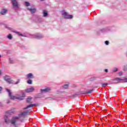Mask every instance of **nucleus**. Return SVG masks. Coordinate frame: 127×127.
<instances>
[{
	"instance_id": "26",
	"label": "nucleus",
	"mask_w": 127,
	"mask_h": 127,
	"mask_svg": "<svg viewBox=\"0 0 127 127\" xmlns=\"http://www.w3.org/2000/svg\"><path fill=\"white\" fill-rule=\"evenodd\" d=\"M117 71H118V68H115V69H114V71H115V72H117Z\"/></svg>"
},
{
	"instance_id": "32",
	"label": "nucleus",
	"mask_w": 127,
	"mask_h": 127,
	"mask_svg": "<svg viewBox=\"0 0 127 127\" xmlns=\"http://www.w3.org/2000/svg\"><path fill=\"white\" fill-rule=\"evenodd\" d=\"M1 75V71L0 70V76Z\"/></svg>"
},
{
	"instance_id": "12",
	"label": "nucleus",
	"mask_w": 127,
	"mask_h": 127,
	"mask_svg": "<svg viewBox=\"0 0 127 127\" xmlns=\"http://www.w3.org/2000/svg\"><path fill=\"white\" fill-rule=\"evenodd\" d=\"M43 15L45 17L46 16H47V15H48V13H47V11L46 10H44L43 12Z\"/></svg>"
},
{
	"instance_id": "25",
	"label": "nucleus",
	"mask_w": 127,
	"mask_h": 127,
	"mask_svg": "<svg viewBox=\"0 0 127 127\" xmlns=\"http://www.w3.org/2000/svg\"><path fill=\"white\" fill-rule=\"evenodd\" d=\"M122 75H123V73L122 72L119 73V76H122Z\"/></svg>"
},
{
	"instance_id": "11",
	"label": "nucleus",
	"mask_w": 127,
	"mask_h": 127,
	"mask_svg": "<svg viewBox=\"0 0 127 127\" xmlns=\"http://www.w3.org/2000/svg\"><path fill=\"white\" fill-rule=\"evenodd\" d=\"M28 9L31 11V13H34L36 11V8H28Z\"/></svg>"
},
{
	"instance_id": "3",
	"label": "nucleus",
	"mask_w": 127,
	"mask_h": 127,
	"mask_svg": "<svg viewBox=\"0 0 127 127\" xmlns=\"http://www.w3.org/2000/svg\"><path fill=\"white\" fill-rule=\"evenodd\" d=\"M63 16L64 18L71 19L73 18V15H69L67 12L63 11L62 13Z\"/></svg>"
},
{
	"instance_id": "7",
	"label": "nucleus",
	"mask_w": 127,
	"mask_h": 127,
	"mask_svg": "<svg viewBox=\"0 0 127 127\" xmlns=\"http://www.w3.org/2000/svg\"><path fill=\"white\" fill-rule=\"evenodd\" d=\"M33 91H34V88L32 87L25 89L26 93H31V92H33Z\"/></svg>"
},
{
	"instance_id": "19",
	"label": "nucleus",
	"mask_w": 127,
	"mask_h": 127,
	"mask_svg": "<svg viewBox=\"0 0 127 127\" xmlns=\"http://www.w3.org/2000/svg\"><path fill=\"white\" fill-rule=\"evenodd\" d=\"M102 87H106V86H108V83H102Z\"/></svg>"
},
{
	"instance_id": "22",
	"label": "nucleus",
	"mask_w": 127,
	"mask_h": 127,
	"mask_svg": "<svg viewBox=\"0 0 127 127\" xmlns=\"http://www.w3.org/2000/svg\"><path fill=\"white\" fill-rule=\"evenodd\" d=\"M20 82V79H17V81L15 83V85H17Z\"/></svg>"
},
{
	"instance_id": "24",
	"label": "nucleus",
	"mask_w": 127,
	"mask_h": 127,
	"mask_svg": "<svg viewBox=\"0 0 127 127\" xmlns=\"http://www.w3.org/2000/svg\"><path fill=\"white\" fill-rule=\"evenodd\" d=\"M105 44L106 45H109V41H105Z\"/></svg>"
},
{
	"instance_id": "35",
	"label": "nucleus",
	"mask_w": 127,
	"mask_h": 127,
	"mask_svg": "<svg viewBox=\"0 0 127 127\" xmlns=\"http://www.w3.org/2000/svg\"><path fill=\"white\" fill-rule=\"evenodd\" d=\"M113 96H115L114 95H113Z\"/></svg>"
},
{
	"instance_id": "5",
	"label": "nucleus",
	"mask_w": 127,
	"mask_h": 127,
	"mask_svg": "<svg viewBox=\"0 0 127 127\" xmlns=\"http://www.w3.org/2000/svg\"><path fill=\"white\" fill-rule=\"evenodd\" d=\"M35 106H39V104H31L28 106H27L26 108H24L22 109L23 110H26V109H29V108H32V107H35Z\"/></svg>"
},
{
	"instance_id": "14",
	"label": "nucleus",
	"mask_w": 127,
	"mask_h": 127,
	"mask_svg": "<svg viewBox=\"0 0 127 127\" xmlns=\"http://www.w3.org/2000/svg\"><path fill=\"white\" fill-rule=\"evenodd\" d=\"M114 80H115V81H124V79H121V78H120L119 77H117V78H115L114 79Z\"/></svg>"
},
{
	"instance_id": "34",
	"label": "nucleus",
	"mask_w": 127,
	"mask_h": 127,
	"mask_svg": "<svg viewBox=\"0 0 127 127\" xmlns=\"http://www.w3.org/2000/svg\"><path fill=\"white\" fill-rule=\"evenodd\" d=\"M0 57H1V56H0Z\"/></svg>"
},
{
	"instance_id": "29",
	"label": "nucleus",
	"mask_w": 127,
	"mask_h": 127,
	"mask_svg": "<svg viewBox=\"0 0 127 127\" xmlns=\"http://www.w3.org/2000/svg\"><path fill=\"white\" fill-rule=\"evenodd\" d=\"M2 90V88L1 87H0V92Z\"/></svg>"
},
{
	"instance_id": "1",
	"label": "nucleus",
	"mask_w": 127,
	"mask_h": 127,
	"mask_svg": "<svg viewBox=\"0 0 127 127\" xmlns=\"http://www.w3.org/2000/svg\"><path fill=\"white\" fill-rule=\"evenodd\" d=\"M28 114H29V112L28 111L24 112L21 113L18 117H13L12 118V120H10L8 117H7V115H5L4 116V120L6 124H8L10 123V124H11V125H13V126H14V127H18V124L16 123V120H18V119H19L20 117L26 116V115H28Z\"/></svg>"
},
{
	"instance_id": "20",
	"label": "nucleus",
	"mask_w": 127,
	"mask_h": 127,
	"mask_svg": "<svg viewBox=\"0 0 127 127\" xmlns=\"http://www.w3.org/2000/svg\"><path fill=\"white\" fill-rule=\"evenodd\" d=\"M43 36L42 35H40V36H37L36 37V38L38 39H40V38H42Z\"/></svg>"
},
{
	"instance_id": "28",
	"label": "nucleus",
	"mask_w": 127,
	"mask_h": 127,
	"mask_svg": "<svg viewBox=\"0 0 127 127\" xmlns=\"http://www.w3.org/2000/svg\"><path fill=\"white\" fill-rule=\"evenodd\" d=\"M105 71L106 72H108V69H105Z\"/></svg>"
},
{
	"instance_id": "18",
	"label": "nucleus",
	"mask_w": 127,
	"mask_h": 127,
	"mask_svg": "<svg viewBox=\"0 0 127 127\" xmlns=\"http://www.w3.org/2000/svg\"><path fill=\"white\" fill-rule=\"evenodd\" d=\"M27 83H28V84H32V80H30V79H29V80L27 81Z\"/></svg>"
},
{
	"instance_id": "16",
	"label": "nucleus",
	"mask_w": 127,
	"mask_h": 127,
	"mask_svg": "<svg viewBox=\"0 0 127 127\" xmlns=\"http://www.w3.org/2000/svg\"><path fill=\"white\" fill-rule=\"evenodd\" d=\"M14 32L15 33H16L17 34H18V35H20V36H23V35H22V34L19 33V32L14 31Z\"/></svg>"
},
{
	"instance_id": "10",
	"label": "nucleus",
	"mask_w": 127,
	"mask_h": 127,
	"mask_svg": "<svg viewBox=\"0 0 127 127\" xmlns=\"http://www.w3.org/2000/svg\"><path fill=\"white\" fill-rule=\"evenodd\" d=\"M27 77L28 79H31L33 78V75H32V73H29L27 75Z\"/></svg>"
},
{
	"instance_id": "9",
	"label": "nucleus",
	"mask_w": 127,
	"mask_h": 127,
	"mask_svg": "<svg viewBox=\"0 0 127 127\" xmlns=\"http://www.w3.org/2000/svg\"><path fill=\"white\" fill-rule=\"evenodd\" d=\"M32 98L31 97H29L27 99V103L28 104H32V102H31Z\"/></svg>"
},
{
	"instance_id": "23",
	"label": "nucleus",
	"mask_w": 127,
	"mask_h": 127,
	"mask_svg": "<svg viewBox=\"0 0 127 127\" xmlns=\"http://www.w3.org/2000/svg\"><path fill=\"white\" fill-rule=\"evenodd\" d=\"M25 4L27 6H29V2H25Z\"/></svg>"
},
{
	"instance_id": "4",
	"label": "nucleus",
	"mask_w": 127,
	"mask_h": 127,
	"mask_svg": "<svg viewBox=\"0 0 127 127\" xmlns=\"http://www.w3.org/2000/svg\"><path fill=\"white\" fill-rule=\"evenodd\" d=\"M11 2L13 4V7H16V8H18V5L16 0H11Z\"/></svg>"
},
{
	"instance_id": "17",
	"label": "nucleus",
	"mask_w": 127,
	"mask_h": 127,
	"mask_svg": "<svg viewBox=\"0 0 127 127\" xmlns=\"http://www.w3.org/2000/svg\"><path fill=\"white\" fill-rule=\"evenodd\" d=\"M7 38H8V39H12V36H11V34H9L7 36Z\"/></svg>"
},
{
	"instance_id": "30",
	"label": "nucleus",
	"mask_w": 127,
	"mask_h": 127,
	"mask_svg": "<svg viewBox=\"0 0 127 127\" xmlns=\"http://www.w3.org/2000/svg\"><path fill=\"white\" fill-rule=\"evenodd\" d=\"M0 107H2V104H1V103L0 102Z\"/></svg>"
},
{
	"instance_id": "2",
	"label": "nucleus",
	"mask_w": 127,
	"mask_h": 127,
	"mask_svg": "<svg viewBox=\"0 0 127 127\" xmlns=\"http://www.w3.org/2000/svg\"><path fill=\"white\" fill-rule=\"evenodd\" d=\"M6 91L8 93L9 97L10 98L11 100L17 99L21 101L22 100H23V98H24V96L16 95L15 96H12V95H11V91L7 88H6Z\"/></svg>"
},
{
	"instance_id": "8",
	"label": "nucleus",
	"mask_w": 127,
	"mask_h": 127,
	"mask_svg": "<svg viewBox=\"0 0 127 127\" xmlns=\"http://www.w3.org/2000/svg\"><path fill=\"white\" fill-rule=\"evenodd\" d=\"M7 10L6 9H2L1 11L0 12V14L2 15H4V14H6L7 13Z\"/></svg>"
},
{
	"instance_id": "15",
	"label": "nucleus",
	"mask_w": 127,
	"mask_h": 127,
	"mask_svg": "<svg viewBox=\"0 0 127 127\" xmlns=\"http://www.w3.org/2000/svg\"><path fill=\"white\" fill-rule=\"evenodd\" d=\"M12 111H7L6 112V115H11L12 114Z\"/></svg>"
},
{
	"instance_id": "33",
	"label": "nucleus",
	"mask_w": 127,
	"mask_h": 127,
	"mask_svg": "<svg viewBox=\"0 0 127 127\" xmlns=\"http://www.w3.org/2000/svg\"><path fill=\"white\" fill-rule=\"evenodd\" d=\"M42 1H43V0H41Z\"/></svg>"
},
{
	"instance_id": "31",
	"label": "nucleus",
	"mask_w": 127,
	"mask_h": 127,
	"mask_svg": "<svg viewBox=\"0 0 127 127\" xmlns=\"http://www.w3.org/2000/svg\"><path fill=\"white\" fill-rule=\"evenodd\" d=\"M7 104H9V100L7 101Z\"/></svg>"
},
{
	"instance_id": "21",
	"label": "nucleus",
	"mask_w": 127,
	"mask_h": 127,
	"mask_svg": "<svg viewBox=\"0 0 127 127\" xmlns=\"http://www.w3.org/2000/svg\"><path fill=\"white\" fill-rule=\"evenodd\" d=\"M68 87H69V86L68 85V84H65L64 86V89H67V88H68Z\"/></svg>"
},
{
	"instance_id": "13",
	"label": "nucleus",
	"mask_w": 127,
	"mask_h": 127,
	"mask_svg": "<svg viewBox=\"0 0 127 127\" xmlns=\"http://www.w3.org/2000/svg\"><path fill=\"white\" fill-rule=\"evenodd\" d=\"M92 92H93V89L86 91L85 94H92Z\"/></svg>"
},
{
	"instance_id": "6",
	"label": "nucleus",
	"mask_w": 127,
	"mask_h": 127,
	"mask_svg": "<svg viewBox=\"0 0 127 127\" xmlns=\"http://www.w3.org/2000/svg\"><path fill=\"white\" fill-rule=\"evenodd\" d=\"M50 91H51V88L49 87H46L44 89H41V91L42 92V93H47V92H49Z\"/></svg>"
},
{
	"instance_id": "27",
	"label": "nucleus",
	"mask_w": 127,
	"mask_h": 127,
	"mask_svg": "<svg viewBox=\"0 0 127 127\" xmlns=\"http://www.w3.org/2000/svg\"><path fill=\"white\" fill-rule=\"evenodd\" d=\"M124 81H125V82L127 83V78L124 79Z\"/></svg>"
}]
</instances>
